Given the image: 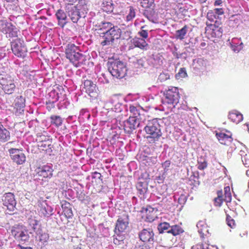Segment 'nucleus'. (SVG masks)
<instances>
[{"label":"nucleus","mask_w":249,"mask_h":249,"mask_svg":"<svg viewBox=\"0 0 249 249\" xmlns=\"http://www.w3.org/2000/svg\"><path fill=\"white\" fill-rule=\"evenodd\" d=\"M140 0L141 6L146 9L143 12V15L149 20H150L155 14L154 10L155 6V0Z\"/></svg>","instance_id":"obj_12"},{"label":"nucleus","mask_w":249,"mask_h":249,"mask_svg":"<svg viewBox=\"0 0 249 249\" xmlns=\"http://www.w3.org/2000/svg\"><path fill=\"white\" fill-rule=\"evenodd\" d=\"M224 194L223 195L222 190L217 191V197L213 199L214 206L217 207H220L224 201L226 203L231 202L232 199L231 194L230 186H227L224 188Z\"/></svg>","instance_id":"obj_6"},{"label":"nucleus","mask_w":249,"mask_h":249,"mask_svg":"<svg viewBox=\"0 0 249 249\" xmlns=\"http://www.w3.org/2000/svg\"><path fill=\"white\" fill-rule=\"evenodd\" d=\"M137 188L141 194H144L147 190V182L145 181H139L137 185Z\"/></svg>","instance_id":"obj_35"},{"label":"nucleus","mask_w":249,"mask_h":249,"mask_svg":"<svg viewBox=\"0 0 249 249\" xmlns=\"http://www.w3.org/2000/svg\"><path fill=\"white\" fill-rule=\"evenodd\" d=\"M208 163L207 160L203 157H200L197 160V169L200 170H203L207 167Z\"/></svg>","instance_id":"obj_38"},{"label":"nucleus","mask_w":249,"mask_h":249,"mask_svg":"<svg viewBox=\"0 0 249 249\" xmlns=\"http://www.w3.org/2000/svg\"><path fill=\"white\" fill-rule=\"evenodd\" d=\"M215 136L219 142L223 145H229L233 141L232 134L230 132H228V134L221 132H216Z\"/></svg>","instance_id":"obj_18"},{"label":"nucleus","mask_w":249,"mask_h":249,"mask_svg":"<svg viewBox=\"0 0 249 249\" xmlns=\"http://www.w3.org/2000/svg\"><path fill=\"white\" fill-rule=\"evenodd\" d=\"M84 88L86 92L92 98H95L98 95V89L96 84L90 80H85L83 83Z\"/></svg>","instance_id":"obj_16"},{"label":"nucleus","mask_w":249,"mask_h":249,"mask_svg":"<svg viewBox=\"0 0 249 249\" xmlns=\"http://www.w3.org/2000/svg\"><path fill=\"white\" fill-rule=\"evenodd\" d=\"M14 142H9V143H14Z\"/></svg>","instance_id":"obj_61"},{"label":"nucleus","mask_w":249,"mask_h":249,"mask_svg":"<svg viewBox=\"0 0 249 249\" xmlns=\"http://www.w3.org/2000/svg\"><path fill=\"white\" fill-rule=\"evenodd\" d=\"M14 108L17 112L21 113L25 107V99L21 95L17 96L14 100Z\"/></svg>","instance_id":"obj_22"},{"label":"nucleus","mask_w":249,"mask_h":249,"mask_svg":"<svg viewBox=\"0 0 249 249\" xmlns=\"http://www.w3.org/2000/svg\"><path fill=\"white\" fill-rule=\"evenodd\" d=\"M183 232V229L178 225L172 226L171 229L167 231V233H171L174 236L179 235Z\"/></svg>","instance_id":"obj_31"},{"label":"nucleus","mask_w":249,"mask_h":249,"mask_svg":"<svg viewBox=\"0 0 249 249\" xmlns=\"http://www.w3.org/2000/svg\"><path fill=\"white\" fill-rule=\"evenodd\" d=\"M148 177V174L145 172L144 173L142 174L139 179L140 181H143L146 180L147 182H148V180L149 179Z\"/></svg>","instance_id":"obj_52"},{"label":"nucleus","mask_w":249,"mask_h":249,"mask_svg":"<svg viewBox=\"0 0 249 249\" xmlns=\"http://www.w3.org/2000/svg\"><path fill=\"white\" fill-rule=\"evenodd\" d=\"M154 233L151 229H143L139 234L141 240L143 242L150 241L154 239Z\"/></svg>","instance_id":"obj_21"},{"label":"nucleus","mask_w":249,"mask_h":249,"mask_svg":"<svg viewBox=\"0 0 249 249\" xmlns=\"http://www.w3.org/2000/svg\"><path fill=\"white\" fill-rule=\"evenodd\" d=\"M74 249H81V248L77 247L76 248H74Z\"/></svg>","instance_id":"obj_60"},{"label":"nucleus","mask_w":249,"mask_h":249,"mask_svg":"<svg viewBox=\"0 0 249 249\" xmlns=\"http://www.w3.org/2000/svg\"><path fill=\"white\" fill-rule=\"evenodd\" d=\"M212 11L217 17L220 15H222L224 13V9L222 8H215L213 9Z\"/></svg>","instance_id":"obj_51"},{"label":"nucleus","mask_w":249,"mask_h":249,"mask_svg":"<svg viewBox=\"0 0 249 249\" xmlns=\"http://www.w3.org/2000/svg\"><path fill=\"white\" fill-rule=\"evenodd\" d=\"M145 217L148 221H152L155 219V215L153 208L149 207L145 210Z\"/></svg>","instance_id":"obj_36"},{"label":"nucleus","mask_w":249,"mask_h":249,"mask_svg":"<svg viewBox=\"0 0 249 249\" xmlns=\"http://www.w3.org/2000/svg\"><path fill=\"white\" fill-rule=\"evenodd\" d=\"M114 26L112 23L109 22H102L98 25L95 26V31L99 35L100 37H102L101 35H104Z\"/></svg>","instance_id":"obj_20"},{"label":"nucleus","mask_w":249,"mask_h":249,"mask_svg":"<svg viewBox=\"0 0 249 249\" xmlns=\"http://www.w3.org/2000/svg\"><path fill=\"white\" fill-rule=\"evenodd\" d=\"M146 25L142 26L141 28V30L138 32V34L143 39H146L148 36V30L145 29Z\"/></svg>","instance_id":"obj_45"},{"label":"nucleus","mask_w":249,"mask_h":249,"mask_svg":"<svg viewBox=\"0 0 249 249\" xmlns=\"http://www.w3.org/2000/svg\"><path fill=\"white\" fill-rule=\"evenodd\" d=\"M206 63L202 59H198L196 62V68L198 70H203L206 68Z\"/></svg>","instance_id":"obj_47"},{"label":"nucleus","mask_w":249,"mask_h":249,"mask_svg":"<svg viewBox=\"0 0 249 249\" xmlns=\"http://www.w3.org/2000/svg\"><path fill=\"white\" fill-rule=\"evenodd\" d=\"M164 76L165 77V78L166 79H169V75L167 74H165V73H161L160 74V77H162Z\"/></svg>","instance_id":"obj_56"},{"label":"nucleus","mask_w":249,"mask_h":249,"mask_svg":"<svg viewBox=\"0 0 249 249\" xmlns=\"http://www.w3.org/2000/svg\"><path fill=\"white\" fill-rule=\"evenodd\" d=\"M11 49L14 54L18 57H24L27 49L23 40L18 38L11 43Z\"/></svg>","instance_id":"obj_8"},{"label":"nucleus","mask_w":249,"mask_h":249,"mask_svg":"<svg viewBox=\"0 0 249 249\" xmlns=\"http://www.w3.org/2000/svg\"><path fill=\"white\" fill-rule=\"evenodd\" d=\"M50 119L51 124L57 127L61 126L62 124L63 120L59 116L52 115Z\"/></svg>","instance_id":"obj_37"},{"label":"nucleus","mask_w":249,"mask_h":249,"mask_svg":"<svg viewBox=\"0 0 249 249\" xmlns=\"http://www.w3.org/2000/svg\"><path fill=\"white\" fill-rule=\"evenodd\" d=\"M163 103L172 106L175 108L178 103L180 95L178 89L176 87H172L166 90L163 93Z\"/></svg>","instance_id":"obj_4"},{"label":"nucleus","mask_w":249,"mask_h":249,"mask_svg":"<svg viewBox=\"0 0 249 249\" xmlns=\"http://www.w3.org/2000/svg\"><path fill=\"white\" fill-rule=\"evenodd\" d=\"M188 26L185 25L181 29L176 31V38L180 40H183L187 34Z\"/></svg>","instance_id":"obj_34"},{"label":"nucleus","mask_w":249,"mask_h":249,"mask_svg":"<svg viewBox=\"0 0 249 249\" xmlns=\"http://www.w3.org/2000/svg\"><path fill=\"white\" fill-rule=\"evenodd\" d=\"M228 118L235 124L239 123L243 119V115L239 111L235 110L229 112Z\"/></svg>","instance_id":"obj_26"},{"label":"nucleus","mask_w":249,"mask_h":249,"mask_svg":"<svg viewBox=\"0 0 249 249\" xmlns=\"http://www.w3.org/2000/svg\"><path fill=\"white\" fill-rule=\"evenodd\" d=\"M129 216L126 213L120 215L115 225V231L124 232L127 229L129 224Z\"/></svg>","instance_id":"obj_14"},{"label":"nucleus","mask_w":249,"mask_h":249,"mask_svg":"<svg viewBox=\"0 0 249 249\" xmlns=\"http://www.w3.org/2000/svg\"><path fill=\"white\" fill-rule=\"evenodd\" d=\"M51 142L50 140H48L44 142H42L38 144V146H39L42 150L46 151V152L49 149L51 148Z\"/></svg>","instance_id":"obj_44"},{"label":"nucleus","mask_w":249,"mask_h":249,"mask_svg":"<svg viewBox=\"0 0 249 249\" xmlns=\"http://www.w3.org/2000/svg\"><path fill=\"white\" fill-rule=\"evenodd\" d=\"M101 6L104 12L109 13L113 11V6L112 0H103Z\"/></svg>","instance_id":"obj_30"},{"label":"nucleus","mask_w":249,"mask_h":249,"mask_svg":"<svg viewBox=\"0 0 249 249\" xmlns=\"http://www.w3.org/2000/svg\"><path fill=\"white\" fill-rule=\"evenodd\" d=\"M3 205L6 207L7 209L13 211L16 207L17 202L13 193H5L2 197Z\"/></svg>","instance_id":"obj_13"},{"label":"nucleus","mask_w":249,"mask_h":249,"mask_svg":"<svg viewBox=\"0 0 249 249\" xmlns=\"http://www.w3.org/2000/svg\"><path fill=\"white\" fill-rule=\"evenodd\" d=\"M187 76V73L185 68H181L179 71L176 74V78L177 79L185 78Z\"/></svg>","instance_id":"obj_43"},{"label":"nucleus","mask_w":249,"mask_h":249,"mask_svg":"<svg viewBox=\"0 0 249 249\" xmlns=\"http://www.w3.org/2000/svg\"><path fill=\"white\" fill-rule=\"evenodd\" d=\"M247 233L246 232L245 233H244V235H247Z\"/></svg>","instance_id":"obj_62"},{"label":"nucleus","mask_w":249,"mask_h":249,"mask_svg":"<svg viewBox=\"0 0 249 249\" xmlns=\"http://www.w3.org/2000/svg\"><path fill=\"white\" fill-rule=\"evenodd\" d=\"M223 3L222 0H216L214 1L213 5L214 6H221Z\"/></svg>","instance_id":"obj_53"},{"label":"nucleus","mask_w":249,"mask_h":249,"mask_svg":"<svg viewBox=\"0 0 249 249\" xmlns=\"http://www.w3.org/2000/svg\"><path fill=\"white\" fill-rule=\"evenodd\" d=\"M226 215V222L227 225L231 228H234L236 227L235 220L225 211Z\"/></svg>","instance_id":"obj_42"},{"label":"nucleus","mask_w":249,"mask_h":249,"mask_svg":"<svg viewBox=\"0 0 249 249\" xmlns=\"http://www.w3.org/2000/svg\"><path fill=\"white\" fill-rule=\"evenodd\" d=\"M55 16L58 20V24L60 27L63 28L67 23V17L66 13L61 9L57 10Z\"/></svg>","instance_id":"obj_23"},{"label":"nucleus","mask_w":249,"mask_h":249,"mask_svg":"<svg viewBox=\"0 0 249 249\" xmlns=\"http://www.w3.org/2000/svg\"><path fill=\"white\" fill-rule=\"evenodd\" d=\"M27 222L31 228L30 233H35L36 234L40 233L41 230L40 221L37 220L36 216H31L28 218Z\"/></svg>","instance_id":"obj_17"},{"label":"nucleus","mask_w":249,"mask_h":249,"mask_svg":"<svg viewBox=\"0 0 249 249\" xmlns=\"http://www.w3.org/2000/svg\"><path fill=\"white\" fill-rule=\"evenodd\" d=\"M132 43L135 47L139 48L143 50H147L148 44L144 39L135 37L132 40Z\"/></svg>","instance_id":"obj_27"},{"label":"nucleus","mask_w":249,"mask_h":249,"mask_svg":"<svg viewBox=\"0 0 249 249\" xmlns=\"http://www.w3.org/2000/svg\"><path fill=\"white\" fill-rule=\"evenodd\" d=\"M36 172L38 178L43 180L45 178H50L52 177L53 169L52 165L46 164L37 167Z\"/></svg>","instance_id":"obj_11"},{"label":"nucleus","mask_w":249,"mask_h":249,"mask_svg":"<svg viewBox=\"0 0 249 249\" xmlns=\"http://www.w3.org/2000/svg\"><path fill=\"white\" fill-rule=\"evenodd\" d=\"M248 130L249 131V125H248Z\"/></svg>","instance_id":"obj_63"},{"label":"nucleus","mask_w":249,"mask_h":249,"mask_svg":"<svg viewBox=\"0 0 249 249\" xmlns=\"http://www.w3.org/2000/svg\"><path fill=\"white\" fill-rule=\"evenodd\" d=\"M158 118L149 120L144 130L147 134L146 139L150 142H155L158 141L162 136L161 128Z\"/></svg>","instance_id":"obj_1"},{"label":"nucleus","mask_w":249,"mask_h":249,"mask_svg":"<svg viewBox=\"0 0 249 249\" xmlns=\"http://www.w3.org/2000/svg\"><path fill=\"white\" fill-rule=\"evenodd\" d=\"M129 111L131 113V115L130 116H132V117H135L137 120H139L141 119L140 118V110L137 108V107L130 105L129 106Z\"/></svg>","instance_id":"obj_39"},{"label":"nucleus","mask_w":249,"mask_h":249,"mask_svg":"<svg viewBox=\"0 0 249 249\" xmlns=\"http://www.w3.org/2000/svg\"><path fill=\"white\" fill-rule=\"evenodd\" d=\"M10 156L13 161L18 165L23 164L26 161V156L22 148H11L8 150Z\"/></svg>","instance_id":"obj_10"},{"label":"nucleus","mask_w":249,"mask_h":249,"mask_svg":"<svg viewBox=\"0 0 249 249\" xmlns=\"http://www.w3.org/2000/svg\"><path fill=\"white\" fill-rule=\"evenodd\" d=\"M127 15L126 16V21L127 22L132 20L136 17V9L131 6L127 7Z\"/></svg>","instance_id":"obj_33"},{"label":"nucleus","mask_w":249,"mask_h":249,"mask_svg":"<svg viewBox=\"0 0 249 249\" xmlns=\"http://www.w3.org/2000/svg\"><path fill=\"white\" fill-rule=\"evenodd\" d=\"M122 238V237H121V239H119L117 237H114L113 238V243L116 245L120 244V242L123 240Z\"/></svg>","instance_id":"obj_54"},{"label":"nucleus","mask_w":249,"mask_h":249,"mask_svg":"<svg viewBox=\"0 0 249 249\" xmlns=\"http://www.w3.org/2000/svg\"><path fill=\"white\" fill-rule=\"evenodd\" d=\"M108 69L112 75L116 78H122L126 74L125 64L119 60H114L109 63Z\"/></svg>","instance_id":"obj_3"},{"label":"nucleus","mask_w":249,"mask_h":249,"mask_svg":"<svg viewBox=\"0 0 249 249\" xmlns=\"http://www.w3.org/2000/svg\"><path fill=\"white\" fill-rule=\"evenodd\" d=\"M22 226L18 225L12 227L11 230V233L12 235L14 236L15 239L18 236V234L20 231L22 230Z\"/></svg>","instance_id":"obj_41"},{"label":"nucleus","mask_w":249,"mask_h":249,"mask_svg":"<svg viewBox=\"0 0 249 249\" xmlns=\"http://www.w3.org/2000/svg\"><path fill=\"white\" fill-rule=\"evenodd\" d=\"M0 88L5 94H13L16 88L15 78L8 73L0 74Z\"/></svg>","instance_id":"obj_2"},{"label":"nucleus","mask_w":249,"mask_h":249,"mask_svg":"<svg viewBox=\"0 0 249 249\" xmlns=\"http://www.w3.org/2000/svg\"><path fill=\"white\" fill-rule=\"evenodd\" d=\"M75 67H78L85 64L86 61V56L81 53H78L72 55V57L67 58Z\"/></svg>","instance_id":"obj_19"},{"label":"nucleus","mask_w":249,"mask_h":249,"mask_svg":"<svg viewBox=\"0 0 249 249\" xmlns=\"http://www.w3.org/2000/svg\"><path fill=\"white\" fill-rule=\"evenodd\" d=\"M199 2L201 3H204L205 2H206V1L207 0H198Z\"/></svg>","instance_id":"obj_58"},{"label":"nucleus","mask_w":249,"mask_h":249,"mask_svg":"<svg viewBox=\"0 0 249 249\" xmlns=\"http://www.w3.org/2000/svg\"><path fill=\"white\" fill-rule=\"evenodd\" d=\"M207 26L205 28V34L210 39L219 38L222 36L223 29L216 26L215 24L206 22Z\"/></svg>","instance_id":"obj_9"},{"label":"nucleus","mask_w":249,"mask_h":249,"mask_svg":"<svg viewBox=\"0 0 249 249\" xmlns=\"http://www.w3.org/2000/svg\"><path fill=\"white\" fill-rule=\"evenodd\" d=\"M40 212L45 217H49L53 214V209L52 208L47 205H42L40 209Z\"/></svg>","instance_id":"obj_32"},{"label":"nucleus","mask_w":249,"mask_h":249,"mask_svg":"<svg viewBox=\"0 0 249 249\" xmlns=\"http://www.w3.org/2000/svg\"><path fill=\"white\" fill-rule=\"evenodd\" d=\"M0 31L6 35L7 37L12 38L18 36L17 28L6 20H0Z\"/></svg>","instance_id":"obj_7"},{"label":"nucleus","mask_w":249,"mask_h":249,"mask_svg":"<svg viewBox=\"0 0 249 249\" xmlns=\"http://www.w3.org/2000/svg\"><path fill=\"white\" fill-rule=\"evenodd\" d=\"M79 48L77 46H75L73 44H69L67 46V48L65 50V53L66 57H72V55L76 54L79 53L78 52Z\"/></svg>","instance_id":"obj_29"},{"label":"nucleus","mask_w":249,"mask_h":249,"mask_svg":"<svg viewBox=\"0 0 249 249\" xmlns=\"http://www.w3.org/2000/svg\"><path fill=\"white\" fill-rule=\"evenodd\" d=\"M169 224L167 222H163L160 224L158 226V230L160 233L164 232H167V231L171 229Z\"/></svg>","instance_id":"obj_40"},{"label":"nucleus","mask_w":249,"mask_h":249,"mask_svg":"<svg viewBox=\"0 0 249 249\" xmlns=\"http://www.w3.org/2000/svg\"><path fill=\"white\" fill-rule=\"evenodd\" d=\"M100 38L103 40L101 41V44L104 46L109 45L114 42L115 39H118L121 36V30L117 26H114L109 31L104 35H101Z\"/></svg>","instance_id":"obj_5"},{"label":"nucleus","mask_w":249,"mask_h":249,"mask_svg":"<svg viewBox=\"0 0 249 249\" xmlns=\"http://www.w3.org/2000/svg\"><path fill=\"white\" fill-rule=\"evenodd\" d=\"M134 249H150V247L145 243H137Z\"/></svg>","instance_id":"obj_50"},{"label":"nucleus","mask_w":249,"mask_h":249,"mask_svg":"<svg viewBox=\"0 0 249 249\" xmlns=\"http://www.w3.org/2000/svg\"><path fill=\"white\" fill-rule=\"evenodd\" d=\"M29 239V236L27 234L25 233V232L24 231L23 229L20 231L18 235V236L17 237L16 239L21 240V241H27Z\"/></svg>","instance_id":"obj_46"},{"label":"nucleus","mask_w":249,"mask_h":249,"mask_svg":"<svg viewBox=\"0 0 249 249\" xmlns=\"http://www.w3.org/2000/svg\"><path fill=\"white\" fill-rule=\"evenodd\" d=\"M61 207L65 217L68 219L72 218L73 214L71 208V204L66 200H63L61 202Z\"/></svg>","instance_id":"obj_25"},{"label":"nucleus","mask_w":249,"mask_h":249,"mask_svg":"<svg viewBox=\"0 0 249 249\" xmlns=\"http://www.w3.org/2000/svg\"><path fill=\"white\" fill-rule=\"evenodd\" d=\"M206 45H207V44H206V42H201V43H200V47H202V48H204V47H206Z\"/></svg>","instance_id":"obj_57"},{"label":"nucleus","mask_w":249,"mask_h":249,"mask_svg":"<svg viewBox=\"0 0 249 249\" xmlns=\"http://www.w3.org/2000/svg\"><path fill=\"white\" fill-rule=\"evenodd\" d=\"M170 164V161L169 160H166L163 163V165L165 166V167H168Z\"/></svg>","instance_id":"obj_55"},{"label":"nucleus","mask_w":249,"mask_h":249,"mask_svg":"<svg viewBox=\"0 0 249 249\" xmlns=\"http://www.w3.org/2000/svg\"><path fill=\"white\" fill-rule=\"evenodd\" d=\"M49 140V137L43 135H40L37 136L36 141L40 143L44 142L47 141Z\"/></svg>","instance_id":"obj_49"},{"label":"nucleus","mask_w":249,"mask_h":249,"mask_svg":"<svg viewBox=\"0 0 249 249\" xmlns=\"http://www.w3.org/2000/svg\"><path fill=\"white\" fill-rule=\"evenodd\" d=\"M69 16L73 23L77 22L78 20L82 17L78 6H74L71 8V10L70 11Z\"/></svg>","instance_id":"obj_28"},{"label":"nucleus","mask_w":249,"mask_h":249,"mask_svg":"<svg viewBox=\"0 0 249 249\" xmlns=\"http://www.w3.org/2000/svg\"><path fill=\"white\" fill-rule=\"evenodd\" d=\"M10 139V133L0 122V142H5Z\"/></svg>","instance_id":"obj_24"},{"label":"nucleus","mask_w":249,"mask_h":249,"mask_svg":"<svg viewBox=\"0 0 249 249\" xmlns=\"http://www.w3.org/2000/svg\"><path fill=\"white\" fill-rule=\"evenodd\" d=\"M94 174H98V175H99L100 177H101V174H100V173H97V172H95V173H94Z\"/></svg>","instance_id":"obj_59"},{"label":"nucleus","mask_w":249,"mask_h":249,"mask_svg":"<svg viewBox=\"0 0 249 249\" xmlns=\"http://www.w3.org/2000/svg\"><path fill=\"white\" fill-rule=\"evenodd\" d=\"M217 17V16L215 15L212 10H209L207 14V18L210 22H213Z\"/></svg>","instance_id":"obj_48"},{"label":"nucleus","mask_w":249,"mask_h":249,"mask_svg":"<svg viewBox=\"0 0 249 249\" xmlns=\"http://www.w3.org/2000/svg\"><path fill=\"white\" fill-rule=\"evenodd\" d=\"M139 124V120L130 116L129 118L124 122V129L126 133L129 134L138 127Z\"/></svg>","instance_id":"obj_15"}]
</instances>
